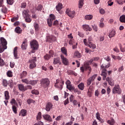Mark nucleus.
Instances as JSON below:
<instances>
[{"label": "nucleus", "instance_id": "obj_23", "mask_svg": "<svg viewBox=\"0 0 125 125\" xmlns=\"http://www.w3.org/2000/svg\"><path fill=\"white\" fill-rule=\"evenodd\" d=\"M18 49V47H15L14 48L13 53H14V56L15 57V59H18V57H17V55L18 54V51H17Z\"/></svg>", "mask_w": 125, "mask_h": 125}, {"label": "nucleus", "instance_id": "obj_60", "mask_svg": "<svg viewBox=\"0 0 125 125\" xmlns=\"http://www.w3.org/2000/svg\"><path fill=\"white\" fill-rule=\"evenodd\" d=\"M34 125H43V123L42 121H39L37 123H35Z\"/></svg>", "mask_w": 125, "mask_h": 125}, {"label": "nucleus", "instance_id": "obj_16", "mask_svg": "<svg viewBox=\"0 0 125 125\" xmlns=\"http://www.w3.org/2000/svg\"><path fill=\"white\" fill-rule=\"evenodd\" d=\"M61 58L62 61V63L64 64V65H69V61H68V59H67V58L64 57V56L61 55Z\"/></svg>", "mask_w": 125, "mask_h": 125}, {"label": "nucleus", "instance_id": "obj_22", "mask_svg": "<svg viewBox=\"0 0 125 125\" xmlns=\"http://www.w3.org/2000/svg\"><path fill=\"white\" fill-rule=\"evenodd\" d=\"M27 115V110L26 109H21L19 113V116H21L22 117H25Z\"/></svg>", "mask_w": 125, "mask_h": 125}, {"label": "nucleus", "instance_id": "obj_55", "mask_svg": "<svg viewBox=\"0 0 125 125\" xmlns=\"http://www.w3.org/2000/svg\"><path fill=\"white\" fill-rule=\"evenodd\" d=\"M4 64V62H3V60L0 57V66H3Z\"/></svg>", "mask_w": 125, "mask_h": 125}, {"label": "nucleus", "instance_id": "obj_9", "mask_svg": "<svg viewBox=\"0 0 125 125\" xmlns=\"http://www.w3.org/2000/svg\"><path fill=\"white\" fill-rule=\"evenodd\" d=\"M53 20H55V16L52 14H50V17L47 20V24L49 27L52 26V22Z\"/></svg>", "mask_w": 125, "mask_h": 125}, {"label": "nucleus", "instance_id": "obj_44", "mask_svg": "<svg viewBox=\"0 0 125 125\" xmlns=\"http://www.w3.org/2000/svg\"><path fill=\"white\" fill-rule=\"evenodd\" d=\"M92 29L95 32H97L98 31V28L97 27V25L94 24L92 25Z\"/></svg>", "mask_w": 125, "mask_h": 125}, {"label": "nucleus", "instance_id": "obj_28", "mask_svg": "<svg viewBox=\"0 0 125 125\" xmlns=\"http://www.w3.org/2000/svg\"><path fill=\"white\" fill-rule=\"evenodd\" d=\"M107 124H108V125H115V120H114V119L113 118H111V119L110 120H108L107 122Z\"/></svg>", "mask_w": 125, "mask_h": 125}, {"label": "nucleus", "instance_id": "obj_34", "mask_svg": "<svg viewBox=\"0 0 125 125\" xmlns=\"http://www.w3.org/2000/svg\"><path fill=\"white\" fill-rule=\"evenodd\" d=\"M7 81L5 79H3L2 80V85L3 86H4L5 87H6V86H7Z\"/></svg>", "mask_w": 125, "mask_h": 125}, {"label": "nucleus", "instance_id": "obj_13", "mask_svg": "<svg viewBox=\"0 0 125 125\" xmlns=\"http://www.w3.org/2000/svg\"><path fill=\"white\" fill-rule=\"evenodd\" d=\"M53 64L54 65H61V62L60 61V58L59 57H56L53 59Z\"/></svg>", "mask_w": 125, "mask_h": 125}, {"label": "nucleus", "instance_id": "obj_58", "mask_svg": "<svg viewBox=\"0 0 125 125\" xmlns=\"http://www.w3.org/2000/svg\"><path fill=\"white\" fill-rule=\"evenodd\" d=\"M95 96H97V97H98V96H99V91H98V90H96L95 91Z\"/></svg>", "mask_w": 125, "mask_h": 125}, {"label": "nucleus", "instance_id": "obj_6", "mask_svg": "<svg viewBox=\"0 0 125 125\" xmlns=\"http://www.w3.org/2000/svg\"><path fill=\"white\" fill-rule=\"evenodd\" d=\"M113 94H121L122 93V89L120 88V86L118 84H116L112 89Z\"/></svg>", "mask_w": 125, "mask_h": 125}, {"label": "nucleus", "instance_id": "obj_43", "mask_svg": "<svg viewBox=\"0 0 125 125\" xmlns=\"http://www.w3.org/2000/svg\"><path fill=\"white\" fill-rule=\"evenodd\" d=\"M74 55H75V56L77 57V58H81V54L80 53V52H79L78 51H76L75 52Z\"/></svg>", "mask_w": 125, "mask_h": 125}, {"label": "nucleus", "instance_id": "obj_29", "mask_svg": "<svg viewBox=\"0 0 125 125\" xmlns=\"http://www.w3.org/2000/svg\"><path fill=\"white\" fill-rule=\"evenodd\" d=\"M4 96L5 100H8L9 99V92H8V91H5L4 92Z\"/></svg>", "mask_w": 125, "mask_h": 125}, {"label": "nucleus", "instance_id": "obj_33", "mask_svg": "<svg viewBox=\"0 0 125 125\" xmlns=\"http://www.w3.org/2000/svg\"><path fill=\"white\" fill-rule=\"evenodd\" d=\"M92 15H87L85 16V19H86V20H91V19H92Z\"/></svg>", "mask_w": 125, "mask_h": 125}, {"label": "nucleus", "instance_id": "obj_7", "mask_svg": "<svg viewBox=\"0 0 125 125\" xmlns=\"http://www.w3.org/2000/svg\"><path fill=\"white\" fill-rule=\"evenodd\" d=\"M36 61H37V57H33L32 59L29 60V63H30L29 65L30 69H34V68L37 67Z\"/></svg>", "mask_w": 125, "mask_h": 125}, {"label": "nucleus", "instance_id": "obj_5", "mask_svg": "<svg viewBox=\"0 0 125 125\" xmlns=\"http://www.w3.org/2000/svg\"><path fill=\"white\" fill-rule=\"evenodd\" d=\"M41 85L43 87L45 88L46 87H47L48 85H49L50 83V81H49V80L47 78L43 79L41 81Z\"/></svg>", "mask_w": 125, "mask_h": 125}, {"label": "nucleus", "instance_id": "obj_11", "mask_svg": "<svg viewBox=\"0 0 125 125\" xmlns=\"http://www.w3.org/2000/svg\"><path fill=\"white\" fill-rule=\"evenodd\" d=\"M66 14L68 15L71 18H74L75 17V11H71L70 10H66L65 11Z\"/></svg>", "mask_w": 125, "mask_h": 125}, {"label": "nucleus", "instance_id": "obj_24", "mask_svg": "<svg viewBox=\"0 0 125 125\" xmlns=\"http://www.w3.org/2000/svg\"><path fill=\"white\" fill-rule=\"evenodd\" d=\"M63 5H62V3H59L58 5L56 6V9H57V11H60L61 9L63 8Z\"/></svg>", "mask_w": 125, "mask_h": 125}, {"label": "nucleus", "instance_id": "obj_42", "mask_svg": "<svg viewBox=\"0 0 125 125\" xmlns=\"http://www.w3.org/2000/svg\"><path fill=\"white\" fill-rule=\"evenodd\" d=\"M37 83H38V81H30L29 84H31V85H35V84H36Z\"/></svg>", "mask_w": 125, "mask_h": 125}, {"label": "nucleus", "instance_id": "obj_41", "mask_svg": "<svg viewBox=\"0 0 125 125\" xmlns=\"http://www.w3.org/2000/svg\"><path fill=\"white\" fill-rule=\"evenodd\" d=\"M7 75L9 77H12L13 76V74H12V71L9 70L7 72Z\"/></svg>", "mask_w": 125, "mask_h": 125}, {"label": "nucleus", "instance_id": "obj_50", "mask_svg": "<svg viewBox=\"0 0 125 125\" xmlns=\"http://www.w3.org/2000/svg\"><path fill=\"white\" fill-rule=\"evenodd\" d=\"M10 103L12 105V104H14L15 105H16V104H17V103L16 102V100H15V99H12L11 100Z\"/></svg>", "mask_w": 125, "mask_h": 125}, {"label": "nucleus", "instance_id": "obj_46", "mask_svg": "<svg viewBox=\"0 0 125 125\" xmlns=\"http://www.w3.org/2000/svg\"><path fill=\"white\" fill-rule=\"evenodd\" d=\"M42 6L41 4H39L38 6L36 8V10H38V11H42Z\"/></svg>", "mask_w": 125, "mask_h": 125}, {"label": "nucleus", "instance_id": "obj_51", "mask_svg": "<svg viewBox=\"0 0 125 125\" xmlns=\"http://www.w3.org/2000/svg\"><path fill=\"white\" fill-rule=\"evenodd\" d=\"M96 117L97 120L99 121L101 119V117H100V114L99 112H97L96 114Z\"/></svg>", "mask_w": 125, "mask_h": 125}, {"label": "nucleus", "instance_id": "obj_4", "mask_svg": "<svg viewBox=\"0 0 125 125\" xmlns=\"http://www.w3.org/2000/svg\"><path fill=\"white\" fill-rule=\"evenodd\" d=\"M64 84V81L63 80H60L57 79L56 80V83H55V86L57 88H59L61 90L63 88V85Z\"/></svg>", "mask_w": 125, "mask_h": 125}, {"label": "nucleus", "instance_id": "obj_35", "mask_svg": "<svg viewBox=\"0 0 125 125\" xmlns=\"http://www.w3.org/2000/svg\"><path fill=\"white\" fill-rule=\"evenodd\" d=\"M34 27L35 29V31H38V30L40 29V26H39V24L35 23L34 24Z\"/></svg>", "mask_w": 125, "mask_h": 125}, {"label": "nucleus", "instance_id": "obj_57", "mask_svg": "<svg viewBox=\"0 0 125 125\" xmlns=\"http://www.w3.org/2000/svg\"><path fill=\"white\" fill-rule=\"evenodd\" d=\"M105 39V37L104 36H101L100 37V42H103L104 40Z\"/></svg>", "mask_w": 125, "mask_h": 125}, {"label": "nucleus", "instance_id": "obj_17", "mask_svg": "<svg viewBox=\"0 0 125 125\" xmlns=\"http://www.w3.org/2000/svg\"><path fill=\"white\" fill-rule=\"evenodd\" d=\"M83 28L84 31H89V32H90V31H92V28H91V27H89V25H88L87 24L83 25Z\"/></svg>", "mask_w": 125, "mask_h": 125}, {"label": "nucleus", "instance_id": "obj_48", "mask_svg": "<svg viewBox=\"0 0 125 125\" xmlns=\"http://www.w3.org/2000/svg\"><path fill=\"white\" fill-rule=\"evenodd\" d=\"M7 2L8 4H10V5H12L13 3L14 2V0H7Z\"/></svg>", "mask_w": 125, "mask_h": 125}, {"label": "nucleus", "instance_id": "obj_59", "mask_svg": "<svg viewBox=\"0 0 125 125\" xmlns=\"http://www.w3.org/2000/svg\"><path fill=\"white\" fill-rule=\"evenodd\" d=\"M15 65V62H11L10 66L11 68H14V66Z\"/></svg>", "mask_w": 125, "mask_h": 125}, {"label": "nucleus", "instance_id": "obj_21", "mask_svg": "<svg viewBox=\"0 0 125 125\" xmlns=\"http://www.w3.org/2000/svg\"><path fill=\"white\" fill-rule=\"evenodd\" d=\"M19 89L21 90V91H26L27 89H26V87L24 86V85L22 84H19L18 85Z\"/></svg>", "mask_w": 125, "mask_h": 125}, {"label": "nucleus", "instance_id": "obj_3", "mask_svg": "<svg viewBox=\"0 0 125 125\" xmlns=\"http://www.w3.org/2000/svg\"><path fill=\"white\" fill-rule=\"evenodd\" d=\"M28 13L29 10H23L22 11V16L27 23H30L32 21V20H31V16H30Z\"/></svg>", "mask_w": 125, "mask_h": 125}, {"label": "nucleus", "instance_id": "obj_20", "mask_svg": "<svg viewBox=\"0 0 125 125\" xmlns=\"http://www.w3.org/2000/svg\"><path fill=\"white\" fill-rule=\"evenodd\" d=\"M115 35H116V31L115 30L112 29L108 33V37L111 39V38H113V37H115Z\"/></svg>", "mask_w": 125, "mask_h": 125}, {"label": "nucleus", "instance_id": "obj_15", "mask_svg": "<svg viewBox=\"0 0 125 125\" xmlns=\"http://www.w3.org/2000/svg\"><path fill=\"white\" fill-rule=\"evenodd\" d=\"M53 105L51 103H48L46 104L45 110L47 112H49L51 109H52V107Z\"/></svg>", "mask_w": 125, "mask_h": 125}, {"label": "nucleus", "instance_id": "obj_18", "mask_svg": "<svg viewBox=\"0 0 125 125\" xmlns=\"http://www.w3.org/2000/svg\"><path fill=\"white\" fill-rule=\"evenodd\" d=\"M43 118H44V120H46V121H48V122H52L51 117H50L48 114L43 115Z\"/></svg>", "mask_w": 125, "mask_h": 125}, {"label": "nucleus", "instance_id": "obj_49", "mask_svg": "<svg viewBox=\"0 0 125 125\" xmlns=\"http://www.w3.org/2000/svg\"><path fill=\"white\" fill-rule=\"evenodd\" d=\"M42 119V112H39L37 116V120H41Z\"/></svg>", "mask_w": 125, "mask_h": 125}, {"label": "nucleus", "instance_id": "obj_61", "mask_svg": "<svg viewBox=\"0 0 125 125\" xmlns=\"http://www.w3.org/2000/svg\"><path fill=\"white\" fill-rule=\"evenodd\" d=\"M116 1L118 4H123V0H116Z\"/></svg>", "mask_w": 125, "mask_h": 125}, {"label": "nucleus", "instance_id": "obj_12", "mask_svg": "<svg viewBox=\"0 0 125 125\" xmlns=\"http://www.w3.org/2000/svg\"><path fill=\"white\" fill-rule=\"evenodd\" d=\"M105 80L106 82H108L109 85H111V86H114L115 85V81H114V80L112 78L107 77Z\"/></svg>", "mask_w": 125, "mask_h": 125}, {"label": "nucleus", "instance_id": "obj_56", "mask_svg": "<svg viewBox=\"0 0 125 125\" xmlns=\"http://www.w3.org/2000/svg\"><path fill=\"white\" fill-rule=\"evenodd\" d=\"M107 3H108V5L109 6H112L113 5V4H114V2H112L111 0H109L108 2H107Z\"/></svg>", "mask_w": 125, "mask_h": 125}, {"label": "nucleus", "instance_id": "obj_1", "mask_svg": "<svg viewBox=\"0 0 125 125\" xmlns=\"http://www.w3.org/2000/svg\"><path fill=\"white\" fill-rule=\"evenodd\" d=\"M31 48L32 49V53H35L36 50L39 49V43L36 40H33L30 42Z\"/></svg>", "mask_w": 125, "mask_h": 125}, {"label": "nucleus", "instance_id": "obj_39", "mask_svg": "<svg viewBox=\"0 0 125 125\" xmlns=\"http://www.w3.org/2000/svg\"><path fill=\"white\" fill-rule=\"evenodd\" d=\"M44 58L45 60H49V59H50V58H51V56H50V55H49V54H46L44 56Z\"/></svg>", "mask_w": 125, "mask_h": 125}, {"label": "nucleus", "instance_id": "obj_26", "mask_svg": "<svg viewBox=\"0 0 125 125\" xmlns=\"http://www.w3.org/2000/svg\"><path fill=\"white\" fill-rule=\"evenodd\" d=\"M15 31L17 34H21L22 33V29H21V28L19 26H17L15 29Z\"/></svg>", "mask_w": 125, "mask_h": 125}, {"label": "nucleus", "instance_id": "obj_45", "mask_svg": "<svg viewBox=\"0 0 125 125\" xmlns=\"http://www.w3.org/2000/svg\"><path fill=\"white\" fill-rule=\"evenodd\" d=\"M21 82H22V83H26V84H29L30 83V81H29V80L27 79H22Z\"/></svg>", "mask_w": 125, "mask_h": 125}, {"label": "nucleus", "instance_id": "obj_30", "mask_svg": "<svg viewBox=\"0 0 125 125\" xmlns=\"http://www.w3.org/2000/svg\"><path fill=\"white\" fill-rule=\"evenodd\" d=\"M120 21L121 23H125V15H123L120 17Z\"/></svg>", "mask_w": 125, "mask_h": 125}, {"label": "nucleus", "instance_id": "obj_53", "mask_svg": "<svg viewBox=\"0 0 125 125\" xmlns=\"http://www.w3.org/2000/svg\"><path fill=\"white\" fill-rule=\"evenodd\" d=\"M67 73L69 75H75V74H76L75 72L72 70H68Z\"/></svg>", "mask_w": 125, "mask_h": 125}, {"label": "nucleus", "instance_id": "obj_54", "mask_svg": "<svg viewBox=\"0 0 125 125\" xmlns=\"http://www.w3.org/2000/svg\"><path fill=\"white\" fill-rule=\"evenodd\" d=\"M26 6H27V4L24 2L21 3V8H25Z\"/></svg>", "mask_w": 125, "mask_h": 125}, {"label": "nucleus", "instance_id": "obj_40", "mask_svg": "<svg viewBox=\"0 0 125 125\" xmlns=\"http://www.w3.org/2000/svg\"><path fill=\"white\" fill-rule=\"evenodd\" d=\"M12 109L15 114H17V107L15 105H13Z\"/></svg>", "mask_w": 125, "mask_h": 125}, {"label": "nucleus", "instance_id": "obj_32", "mask_svg": "<svg viewBox=\"0 0 125 125\" xmlns=\"http://www.w3.org/2000/svg\"><path fill=\"white\" fill-rule=\"evenodd\" d=\"M83 6V0H79V8H82Z\"/></svg>", "mask_w": 125, "mask_h": 125}, {"label": "nucleus", "instance_id": "obj_8", "mask_svg": "<svg viewBox=\"0 0 125 125\" xmlns=\"http://www.w3.org/2000/svg\"><path fill=\"white\" fill-rule=\"evenodd\" d=\"M101 69H102L101 76H103V79L104 80V81H105L107 77V72H108V71H107V69L104 68V64L101 65Z\"/></svg>", "mask_w": 125, "mask_h": 125}, {"label": "nucleus", "instance_id": "obj_19", "mask_svg": "<svg viewBox=\"0 0 125 125\" xmlns=\"http://www.w3.org/2000/svg\"><path fill=\"white\" fill-rule=\"evenodd\" d=\"M21 49L23 50L27 49V40L24 39L21 44Z\"/></svg>", "mask_w": 125, "mask_h": 125}, {"label": "nucleus", "instance_id": "obj_14", "mask_svg": "<svg viewBox=\"0 0 125 125\" xmlns=\"http://www.w3.org/2000/svg\"><path fill=\"white\" fill-rule=\"evenodd\" d=\"M91 63H90L89 61H87L84 64V67L87 70H89V74H90V72H91V67L89 66V65H91Z\"/></svg>", "mask_w": 125, "mask_h": 125}, {"label": "nucleus", "instance_id": "obj_38", "mask_svg": "<svg viewBox=\"0 0 125 125\" xmlns=\"http://www.w3.org/2000/svg\"><path fill=\"white\" fill-rule=\"evenodd\" d=\"M92 81H93L92 80V77H90L88 80H87V84L88 85H90V84H91V83L92 82Z\"/></svg>", "mask_w": 125, "mask_h": 125}, {"label": "nucleus", "instance_id": "obj_31", "mask_svg": "<svg viewBox=\"0 0 125 125\" xmlns=\"http://www.w3.org/2000/svg\"><path fill=\"white\" fill-rule=\"evenodd\" d=\"M61 51L62 52L66 55L67 56V49H66L65 47H63L61 48Z\"/></svg>", "mask_w": 125, "mask_h": 125}, {"label": "nucleus", "instance_id": "obj_64", "mask_svg": "<svg viewBox=\"0 0 125 125\" xmlns=\"http://www.w3.org/2000/svg\"><path fill=\"white\" fill-rule=\"evenodd\" d=\"M78 36H79L81 38H83L84 35L82 33L78 32Z\"/></svg>", "mask_w": 125, "mask_h": 125}, {"label": "nucleus", "instance_id": "obj_27", "mask_svg": "<svg viewBox=\"0 0 125 125\" xmlns=\"http://www.w3.org/2000/svg\"><path fill=\"white\" fill-rule=\"evenodd\" d=\"M66 88L69 89L70 91H74L75 90V87L71 85H67L66 86Z\"/></svg>", "mask_w": 125, "mask_h": 125}, {"label": "nucleus", "instance_id": "obj_52", "mask_svg": "<svg viewBox=\"0 0 125 125\" xmlns=\"http://www.w3.org/2000/svg\"><path fill=\"white\" fill-rule=\"evenodd\" d=\"M17 102L19 103L20 106L21 107V105L22 104V100L20 99H17Z\"/></svg>", "mask_w": 125, "mask_h": 125}, {"label": "nucleus", "instance_id": "obj_47", "mask_svg": "<svg viewBox=\"0 0 125 125\" xmlns=\"http://www.w3.org/2000/svg\"><path fill=\"white\" fill-rule=\"evenodd\" d=\"M103 65H104V69H105V70H106V69H108V68H109V67H110V66H111V64H110V63H107V64H106H106L104 63V64H103Z\"/></svg>", "mask_w": 125, "mask_h": 125}, {"label": "nucleus", "instance_id": "obj_62", "mask_svg": "<svg viewBox=\"0 0 125 125\" xmlns=\"http://www.w3.org/2000/svg\"><path fill=\"white\" fill-rule=\"evenodd\" d=\"M100 13L101 14H105V10L103 9H101L100 10Z\"/></svg>", "mask_w": 125, "mask_h": 125}, {"label": "nucleus", "instance_id": "obj_10", "mask_svg": "<svg viewBox=\"0 0 125 125\" xmlns=\"http://www.w3.org/2000/svg\"><path fill=\"white\" fill-rule=\"evenodd\" d=\"M87 40L86 39H84L83 40V42L85 44V45H86L88 46V47H89L90 48H92V49H95L96 48V45H95V44L92 43V42L89 43V44L87 43Z\"/></svg>", "mask_w": 125, "mask_h": 125}, {"label": "nucleus", "instance_id": "obj_36", "mask_svg": "<svg viewBox=\"0 0 125 125\" xmlns=\"http://www.w3.org/2000/svg\"><path fill=\"white\" fill-rule=\"evenodd\" d=\"M27 76V72L23 71L22 73L21 74V79H23V78H25Z\"/></svg>", "mask_w": 125, "mask_h": 125}, {"label": "nucleus", "instance_id": "obj_37", "mask_svg": "<svg viewBox=\"0 0 125 125\" xmlns=\"http://www.w3.org/2000/svg\"><path fill=\"white\" fill-rule=\"evenodd\" d=\"M31 93H32V94H35V95H38L40 94V92H39L38 90L34 89L31 91Z\"/></svg>", "mask_w": 125, "mask_h": 125}, {"label": "nucleus", "instance_id": "obj_63", "mask_svg": "<svg viewBox=\"0 0 125 125\" xmlns=\"http://www.w3.org/2000/svg\"><path fill=\"white\" fill-rule=\"evenodd\" d=\"M92 41V37L91 36H89L88 38V43L91 42V41Z\"/></svg>", "mask_w": 125, "mask_h": 125}, {"label": "nucleus", "instance_id": "obj_2", "mask_svg": "<svg viewBox=\"0 0 125 125\" xmlns=\"http://www.w3.org/2000/svg\"><path fill=\"white\" fill-rule=\"evenodd\" d=\"M0 53H2L3 52V51L0 50L2 48L3 49H6L7 48V47L6 46L7 44V42H6V40L5 39H4L3 37H1L0 39Z\"/></svg>", "mask_w": 125, "mask_h": 125}, {"label": "nucleus", "instance_id": "obj_25", "mask_svg": "<svg viewBox=\"0 0 125 125\" xmlns=\"http://www.w3.org/2000/svg\"><path fill=\"white\" fill-rule=\"evenodd\" d=\"M78 87L80 90H83L84 89V83H80L78 85Z\"/></svg>", "mask_w": 125, "mask_h": 125}]
</instances>
